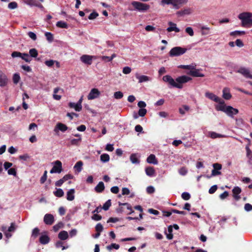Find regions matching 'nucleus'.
<instances>
[{"instance_id": "1", "label": "nucleus", "mask_w": 252, "mask_h": 252, "mask_svg": "<svg viewBox=\"0 0 252 252\" xmlns=\"http://www.w3.org/2000/svg\"><path fill=\"white\" fill-rule=\"evenodd\" d=\"M191 79V78L189 76L183 75L176 78V83L172 77L169 75H166L162 77L164 82H167L171 86L178 89H182L183 88L182 84L189 82Z\"/></svg>"}, {"instance_id": "2", "label": "nucleus", "mask_w": 252, "mask_h": 252, "mask_svg": "<svg viewBox=\"0 0 252 252\" xmlns=\"http://www.w3.org/2000/svg\"><path fill=\"white\" fill-rule=\"evenodd\" d=\"M216 109L217 111H221L225 113L228 116L232 118L239 112L237 109L234 108L231 106H226L225 104L217 105Z\"/></svg>"}, {"instance_id": "3", "label": "nucleus", "mask_w": 252, "mask_h": 252, "mask_svg": "<svg viewBox=\"0 0 252 252\" xmlns=\"http://www.w3.org/2000/svg\"><path fill=\"white\" fill-rule=\"evenodd\" d=\"M252 14L249 12H244L239 15L238 18L242 20V26L246 27L247 25L252 26Z\"/></svg>"}, {"instance_id": "4", "label": "nucleus", "mask_w": 252, "mask_h": 252, "mask_svg": "<svg viewBox=\"0 0 252 252\" xmlns=\"http://www.w3.org/2000/svg\"><path fill=\"white\" fill-rule=\"evenodd\" d=\"M187 49L179 46L172 48L169 53V55L171 57H178L183 55L186 52Z\"/></svg>"}, {"instance_id": "5", "label": "nucleus", "mask_w": 252, "mask_h": 252, "mask_svg": "<svg viewBox=\"0 0 252 252\" xmlns=\"http://www.w3.org/2000/svg\"><path fill=\"white\" fill-rule=\"evenodd\" d=\"M131 5L133 6L135 9L142 12L148 10L150 7L149 4L136 1H133L131 2Z\"/></svg>"}, {"instance_id": "6", "label": "nucleus", "mask_w": 252, "mask_h": 252, "mask_svg": "<svg viewBox=\"0 0 252 252\" xmlns=\"http://www.w3.org/2000/svg\"><path fill=\"white\" fill-rule=\"evenodd\" d=\"M205 95L208 98L216 102L219 103L220 105L224 104L223 100L221 99L212 93L207 92L205 93Z\"/></svg>"}, {"instance_id": "7", "label": "nucleus", "mask_w": 252, "mask_h": 252, "mask_svg": "<svg viewBox=\"0 0 252 252\" xmlns=\"http://www.w3.org/2000/svg\"><path fill=\"white\" fill-rule=\"evenodd\" d=\"M63 171L62 163L60 160H56L54 162V165L51 169L50 172L53 173H60Z\"/></svg>"}, {"instance_id": "8", "label": "nucleus", "mask_w": 252, "mask_h": 252, "mask_svg": "<svg viewBox=\"0 0 252 252\" xmlns=\"http://www.w3.org/2000/svg\"><path fill=\"white\" fill-rule=\"evenodd\" d=\"M236 72L240 73L246 78H250L252 79V74L251 73L250 70L244 67H240Z\"/></svg>"}, {"instance_id": "9", "label": "nucleus", "mask_w": 252, "mask_h": 252, "mask_svg": "<svg viewBox=\"0 0 252 252\" xmlns=\"http://www.w3.org/2000/svg\"><path fill=\"white\" fill-rule=\"evenodd\" d=\"M23 1L26 4L31 6H34L39 8H43V6L38 1V0H23ZM38 1L42 2L44 0H38Z\"/></svg>"}, {"instance_id": "10", "label": "nucleus", "mask_w": 252, "mask_h": 252, "mask_svg": "<svg viewBox=\"0 0 252 252\" xmlns=\"http://www.w3.org/2000/svg\"><path fill=\"white\" fill-rule=\"evenodd\" d=\"M100 94V92L97 89L93 88L92 89L89 94L88 95V99L89 100H92L97 98Z\"/></svg>"}, {"instance_id": "11", "label": "nucleus", "mask_w": 252, "mask_h": 252, "mask_svg": "<svg viewBox=\"0 0 252 252\" xmlns=\"http://www.w3.org/2000/svg\"><path fill=\"white\" fill-rule=\"evenodd\" d=\"M93 58L94 56H93L83 55L80 57V60L82 63L87 65H91L92 63Z\"/></svg>"}, {"instance_id": "12", "label": "nucleus", "mask_w": 252, "mask_h": 252, "mask_svg": "<svg viewBox=\"0 0 252 252\" xmlns=\"http://www.w3.org/2000/svg\"><path fill=\"white\" fill-rule=\"evenodd\" d=\"M233 197L236 201H238L241 199L240 194L242 192L241 189L239 187H235L232 190Z\"/></svg>"}, {"instance_id": "13", "label": "nucleus", "mask_w": 252, "mask_h": 252, "mask_svg": "<svg viewBox=\"0 0 252 252\" xmlns=\"http://www.w3.org/2000/svg\"><path fill=\"white\" fill-rule=\"evenodd\" d=\"M67 129L68 127L65 124L62 123H58L55 126L54 131L57 133L59 130L62 132H64L67 130Z\"/></svg>"}, {"instance_id": "14", "label": "nucleus", "mask_w": 252, "mask_h": 252, "mask_svg": "<svg viewBox=\"0 0 252 252\" xmlns=\"http://www.w3.org/2000/svg\"><path fill=\"white\" fill-rule=\"evenodd\" d=\"M44 222L47 225H52L54 222V217L50 214H46L44 217Z\"/></svg>"}, {"instance_id": "15", "label": "nucleus", "mask_w": 252, "mask_h": 252, "mask_svg": "<svg viewBox=\"0 0 252 252\" xmlns=\"http://www.w3.org/2000/svg\"><path fill=\"white\" fill-rule=\"evenodd\" d=\"M7 83V78L6 75L0 70V86L4 87Z\"/></svg>"}, {"instance_id": "16", "label": "nucleus", "mask_w": 252, "mask_h": 252, "mask_svg": "<svg viewBox=\"0 0 252 252\" xmlns=\"http://www.w3.org/2000/svg\"><path fill=\"white\" fill-rule=\"evenodd\" d=\"M222 97L226 100L230 99L232 95L230 93V90L228 88H224L222 90Z\"/></svg>"}, {"instance_id": "17", "label": "nucleus", "mask_w": 252, "mask_h": 252, "mask_svg": "<svg viewBox=\"0 0 252 252\" xmlns=\"http://www.w3.org/2000/svg\"><path fill=\"white\" fill-rule=\"evenodd\" d=\"M168 25L170 26V27L167 29V32H171L172 31H175L176 32H180V29L176 27V24L172 22H169L168 23Z\"/></svg>"}, {"instance_id": "18", "label": "nucleus", "mask_w": 252, "mask_h": 252, "mask_svg": "<svg viewBox=\"0 0 252 252\" xmlns=\"http://www.w3.org/2000/svg\"><path fill=\"white\" fill-rule=\"evenodd\" d=\"M189 74L193 76V77H203L204 76V75L200 72L199 69H194L192 70L189 71Z\"/></svg>"}, {"instance_id": "19", "label": "nucleus", "mask_w": 252, "mask_h": 252, "mask_svg": "<svg viewBox=\"0 0 252 252\" xmlns=\"http://www.w3.org/2000/svg\"><path fill=\"white\" fill-rule=\"evenodd\" d=\"M135 76L138 79L139 83L147 82L150 80V77L146 75H139L138 73H136Z\"/></svg>"}, {"instance_id": "20", "label": "nucleus", "mask_w": 252, "mask_h": 252, "mask_svg": "<svg viewBox=\"0 0 252 252\" xmlns=\"http://www.w3.org/2000/svg\"><path fill=\"white\" fill-rule=\"evenodd\" d=\"M105 189L104 184L102 182H99L98 184L95 187L94 189L96 192L101 193Z\"/></svg>"}, {"instance_id": "21", "label": "nucleus", "mask_w": 252, "mask_h": 252, "mask_svg": "<svg viewBox=\"0 0 252 252\" xmlns=\"http://www.w3.org/2000/svg\"><path fill=\"white\" fill-rule=\"evenodd\" d=\"M147 162L149 163L157 164L158 161L156 159L155 155L151 154L147 158Z\"/></svg>"}, {"instance_id": "22", "label": "nucleus", "mask_w": 252, "mask_h": 252, "mask_svg": "<svg viewBox=\"0 0 252 252\" xmlns=\"http://www.w3.org/2000/svg\"><path fill=\"white\" fill-rule=\"evenodd\" d=\"M75 189H69L66 194V199L68 201H72L74 199Z\"/></svg>"}, {"instance_id": "23", "label": "nucleus", "mask_w": 252, "mask_h": 252, "mask_svg": "<svg viewBox=\"0 0 252 252\" xmlns=\"http://www.w3.org/2000/svg\"><path fill=\"white\" fill-rule=\"evenodd\" d=\"M39 242L43 245L48 244L50 241V238L47 235H42L39 238Z\"/></svg>"}, {"instance_id": "24", "label": "nucleus", "mask_w": 252, "mask_h": 252, "mask_svg": "<svg viewBox=\"0 0 252 252\" xmlns=\"http://www.w3.org/2000/svg\"><path fill=\"white\" fill-rule=\"evenodd\" d=\"M58 237L61 240H66L68 237L67 232L64 230L61 231L58 234Z\"/></svg>"}, {"instance_id": "25", "label": "nucleus", "mask_w": 252, "mask_h": 252, "mask_svg": "<svg viewBox=\"0 0 252 252\" xmlns=\"http://www.w3.org/2000/svg\"><path fill=\"white\" fill-rule=\"evenodd\" d=\"M146 174L150 177L153 176L155 173V170L153 167H148L145 169Z\"/></svg>"}, {"instance_id": "26", "label": "nucleus", "mask_w": 252, "mask_h": 252, "mask_svg": "<svg viewBox=\"0 0 252 252\" xmlns=\"http://www.w3.org/2000/svg\"><path fill=\"white\" fill-rule=\"evenodd\" d=\"M83 163L82 161H78L76 162L75 165L74 166V168L76 169V171H77L78 172H80L81 171L82 169V166H83Z\"/></svg>"}, {"instance_id": "27", "label": "nucleus", "mask_w": 252, "mask_h": 252, "mask_svg": "<svg viewBox=\"0 0 252 252\" xmlns=\"http://www.w3.org/2000/svg\"><path fill=\"white\" fill-rule=\"evenodd\" d=\"M56 26L59 28L67 29L68 28V25L65 22L60 21L56 23Z\"/></svg>"}, {"instance_id": "28", "label": "nucleus", "mask_w": 252, "mask_h": 252, "mask_svg": "<svg viewBox=\"0 0 252 252\" xmlns=\"http://www.w3.org/2000/svg\"><path fill=\"white\" fill-rule=\"evenodd\" d=\"M176 0H161V3L163 4H172L176 8Z\"/></svg>"}, {"instance_id": "29", "label": "nucleus", "mask_w": 252, "mask_h": 252, "mask_svg": "<svg viewBox=\"0 0 252 252\" xmlns=\"http://www.w3.org/2000/svg\"><path fill=\"white\" fill-rule=\"evenodd\" d=\"M119 206H126L127 209L130 211V212L127 214L128 215L131 214L134 212L133 210L132 209L131 205L128 203H121V202H119Z\"/></svg>"}, {"instance_id": "30", "label": "nucleus", "mask_w": 252, "mask_h": 252, "mask_svg": "<svg viewBox=\"0 0 252 252\" xmlns=\"http://www.w3.org/2000/svg\"><path fill=\"white\" fill-rule=\"evenodd\" d=\"M54 194L58 197H61L63 196L64 192L61 189H57L56 191L54 192Z\"/></svg>"}, {"instance_id": "31", "label": "nucleus", "mask_w": 252, "mask_h": 252, "mask_svg": "<svg viewBox=\"0 0 252 252\" xmlns=\"http://www.w3.org/2000/svg\"><path fill=\"white\" fill-rule=\"evenodd\" d=\"M100 158V160L103 162H108L110 159V157L107 154H102Z\"/></svg>"}, {"instance_id": "32", "label": "nucleus", "mask_w": 252, "mask_h": 252, "mask_svg": "<svg viewBox=\"0 0 252 252\" xmlns=\"http://www.w3.org/2000/svg\"><path fill=\"white\" fill-rule=\"evenodd\" d=\"M130 159L132 163L136 164L139 163V160L137 158L136 155L135 154H132L130 155Z\"/></svg>"}, {"instance_id": "33", "label": "nucleus", "mask_w": 252, "mask_h": 252, "mask_svg": "<svg viewBox=\"0 0 252 252\" xmlns=\"http://www.w3.org/2000/svg\"><path fill=\"white\" fill-rule=\"evenodd\" d=\"M29 54L31 57L36 58L38 56V51L35 48H32L29 51Z\"/></svg>"}, {"instance_id": "34", "label": "nucleus", "mask_w": 252, "mask_h": 252, "mask_svg": "<svg viewBox=\"0 0 252 252\" xmlns=\"http://www.w3.org/2000/svg\"><path fill=\"white\" fill-rule=\"evenodd\" d=\"M82 140L81 137L78 139H72L70 140V143L72 145L78 146Z\"/></svg>"}, {"instance_id": "35", "label": "nucleus", "mask_w": 252, "mask_h": 252, "mask_svg": "<svg viewBox=\"0 0 252 252\" xmlns=\"http://www.w3.org/2000/svg\"><path fill=\"white\" fill-rule=\"evenodd\" d=\"M116 57V55L115 54H112V56L110 57L103 56L102 57V60L106 62H110Z\"/></svg>"}, {"instance_id": "36", "label": "nucleus", "mask_w": 252, "mask_h": 252, "mask_svg": "<svg viewBox=\"0 0 252 252\" xmlns=\"http://www.w3.org/2000/svg\"><path fill=\"white\" fill-rule=\"evenodd\" d=\"M59 90L60 88L58 87L55 88L54 90L53 98L57 100H59L61 98V95L56 94L58 93Z\"/></svg>"}, {"instance_id": "37", "label": "nucleus", "mask_w": 252, "mask_h": 252, "mask_svg": "<svg viewBox=\"0 0 252 252\" xmlns=\"http://www.w3.org/2000/svg\"><path fill=\"white\" fill-rule=\"evenodd\" d=\"M183 108H179V112L182 115H184L185 114V111H188L189 109V106L186 105H184L182 106Z\"/></svg>"}, {"instance_id": "38", "label": "nucleus", "mask_w": 252, "mask_h": 252, "mask_svg": "<svg viewBox=\"0 0 252 252\" xmlns=\"http://www.w3.org/2000/svg\"><path fill=\"white\" fill-rule=\"evenodd\" d=\"M120 248V246L118 244L115 243H112L111 245L107 246L106 248L108 250L111 251L112 249H115L116 250L119 249Z\"/></svg>"}, {"instance_id": "39", "label": "nucleus", "mask_w": 252, "mask_h": 252, "mask_svg": "<svg viewBox=\"0 0 252 252\" xmlns=\"http://www.w3.org/2000/svg\"><path fill=\"white\" fill-rule=\"evenodd\" d=\"M220 174H221V172H220L217 170H215L213 168V169L212 170L211 175L210 176L207 175L206 177L208 178H210L211 177H212L213 176H215L219 175Z\"/></svg>"}, {"instance_id": "40", "label": "nucleus", "mask_w": 252, "mask_h": 252, "mask_svg": "<svg viewBox=\"0 0 252 252\" xmlns=\"http://www.w3.org/2000/svg\"><path fill=\"white\" fill-rule=\"evenodd\" d=\"M45 35L46 37L47 40L49 42H51L53 41L54 38H53V35L52 33H51L50 32H46L45 33Z\"/></svg>"}, {"instance_id": "41", "label": "nucleus", "mask_w": 252, "mask_h": 252, "mask_svg": "<svg viewBox=\"0 0 252 252\" xmlns=\"http://www.w3.org/2000/svg\"><path fill=\"white\" fill-rule=\"evenodd\" d=\"M179 67L183 69H189L190 71L194 69V66L193 65H181Z\"/></svg>"}, {"instance_id": "42", "label": "nucleus", "mask_w": 252, "mask_h": 252, "mask_svg": "<svg viewBox=\"0 0 252 252\" xmlns=\"http://www.w3.org/2000/svg\"><path fill=\"white\" fill-rule=\"evenodd\" d=\"M111 200L109 199L103 204L102 209L105 211H107L109 209V208L111 206Z\"/></svg>"}, {"instance_id": "43", "label": "nucleus", "mask_w": 252, "mask_h": 252, "mask_svg": "<svg viewBox=\"0 0 252 252\" xmlns=\"http://www.w3.org/2000/svg\"><path fill=\"white\" fill-rule=\"evenodd\" d=\"M39 234V229L38 228H34L32 232V237L34 238H36Z\"/></svg>"}, {"instance_id": "44", "label": "nucleus", "mask_w": 252, "mask_h": 252, "mask_svg": "<svg viewBox=\"0 0 252 252\" xmlns=\"http://www.w3.org/2000/svg\"><path fill=\"white\" fill-rule=\"evenodd\" d=\"M245 33V31H236L230 32V35L231 36L241 35Z\"/></svg>"}, {"instance_id": "45", "label": "nucleus", "mask_w": 252, "mask_h": 252, "mask_svg": "<svg viewBox=\"0 0 252 252\" xmlns=\"http://www.w3.org/2000/svg\"><path fill=\"white\" fill-rule=\"evenodd\" d=\"M63 226V223L62 222H59L58 224L55 225L53 227V229L55 232L58 231Z\"/></svg>"}, {"instance_id": "46", "label": "nucleus", "mask_w": 252, "mask_h": 252, "mask_svg": "<svg viewBox=\"0 0 252 252\" xmlns=\"http://www.w3.org/2000/svg\"><path fill=\"white\" fill-rule=\"evenodd\" d=\"M182 198L185 200H188L190 198V195L187 192H184L181 195Z\"/></svg>"}, {"instance_id": "47", "label": "nucleus", "mask_w": 252, "mask_h": 252, "mask_svg": "<svg viewBox=\"0 0 252 252\" xmlns=\"http://www.w3.org/2000/svg\"><path fill=\"white\" fill-rule=\"evenodd\" d=\"M22 59L27 63H30L31 61V59L27 53H23Z\"/></svg>"}, {"instance_id": "48", "label": "nucleus", "mask_w": 252, "mask_h": 252, "mask_svg": "<svg viewBox=\"0 0 252 252\" xmlns=\"http://www.w3.org/2000/svg\"><path fill=\"white\" fill-rule=\"evenodd\" d=\"M124 95L122 92L120 91L116 92L114 93V96L116 99H121L123 97Z\"/></svg>"}, {"instance_id": "49", "label": "nucleus", "mask_w": 252, "mask_h": 252, "mask_svg": "<svg viewBox=\"0 0 252 252\" xmlns=\"http://www.w3.org/2000/svg\"><path fill=\"white\" fill-rule=\"evenodd\" d=\"M20 77L19 74L15 73L13 76V81L14 84H17L20 81Z\"/></svg>"}, {"instance_id": "50", "label": "nucleus", "mask_w": 252, "mask_h": 252, "mask_svg": "<svg viewBox=\"0 0 252 252\" xmlns=\"http://www.w3.org/2000/svg\"><path fill=\"white\" fill-rule=\"evenodd\" d=\"M47 171L45 170L43 173V175L42 176V177L40 178V182L41 184H43L45 183V182L46 181L47 178Z\"/></svg>"}, {"instance_id": "51", "label": "nucleus", "mask_w": 252, "mask_h": 252, "mask_svg": "<svg viewBox=\"0 0 252 252\" xmlns=\"http://www.w3.org/2000/svg\"><path fill=\"white\" fill-rule=\"evenodd\" d=\"M18 7L17 3L15 1L10 2L8 5V8L10 9H15Z\"/></svg>"}, {"instance_id": "52", "label": "nucleus", "mask_w": 252, "mask_h": 252, "mask_svg": "<svg viewBox=\"0 0 252 252\" xmlns=\"http://www.w3.org/2000/svg\"><path fill=\"white\" fill-rule=\"evenodd\" d=\"M95 229L96 232L100 233L101 231H103V227L100 223H99L96 225Z\"/></svg>"}, {"instance_id": "53", "label": "nucleus", "mask_w": 252, "mask_h": 252, "mask_svg": "<svg viewBox=\"0 0 252 252\" xmlns=\"http://www.w3.org/2000/svg\"><path fill=\"white\" fill-rule=\"evenodd\" d=\"M187 172L188 170L185 167H181L179 170V173H180V174L183 176L186 175Z\"/></svg>"}, {"instance_id": "54", "label": "nucleus", "mask_w": 252, "mask_h": 252, "mask_svg": "<svg viewBox=\"0 0 252 252\" xmlns=\"http://www.w3.org/2000/svg\"><path fill=\"white\" fill-rule=\"evenodd\" d=\"M22 54L23 53H21L18 51H14L12 53L11 56L13 58L20 57L22 58Z\"/></svg>"}, {"instance_id": "55", "label": "nucleus", "mask_w": 252, "mask_h": 252, "mask_svg": "<svg viewBox=\"0 0 252 252\" xmlns=\"http://www.w3.org/2000/svg\"><path fill=\"white\" fill-rule=\"evenodd\" d=\"M98 16V14L96 12H93L90 14L88 18L90 20H94Z\"/></svg>"}, {"instance_id": "56", "label": "nucleus", "mask_w": 252, "mask_h": 252, "mask_svg": "<svg viewBox=\"0 0 252 252\" xmlns=\"http://www.w3.org/2000/svg\"><path fill=\"white\" fill-rule=\"evenodd\" d=\"M147 113V110L145 108L140 109L138 111V115L141 117H144Z\"/></svg>"}, {"instance_id": "57", "label": "nucleus", "mask_w": 252, "mask_h": 252, "mask_svg": "<svg viewBox=\"0 0 252 252\" xmlns=\"http://www.w3.org/2000/svg\"><path fill=\"white\" fill-rule=\"evenodd\" d=\"M210 30V28L206 27H202L201 28L202 30V35H206L209 34V30Z\"/></svg>"}, {"instance_id": "58", "label": "nucleus", "mask_w": 252, "mask_h": 252, "mask_svg": "<svg viewBox=\"0 0 252 252\" xmlns=\"http://www.w3.org/2000/svg\"><path fill=\"white\" fill-rule=\"evenodd\" d=\"M73 178V176L71 175V174H66L65 175H64L63 178H62V180H63V182H65L68 180H70V179H72Z\"/></svg>"}, {"instance_id": "59", "label": "nucleus", "mask_w": 252, "mask_h": 252, "mask_svg": "<svg viewBox=\"0 0 252 252\" xmlns=\"http://www.w3.org/2000/svg\"><path fill=\"white\" fill-rule=\"evenodd\" d=\"M186 32L188 33L190 36H193L194 34L193 31L191 27H187L186 30Z\"/></svg>"}, {"instance_id": "60", "label": "nucleus", "mask_w": 252, "mask_h": 252, "mask_svg": "<svg viewBox=\"0 0 252 252\" xmlns=\"http://www.w3.org/2000/svg\"><path fill=\"white\" fill-rule=\"evenodd\" d=\"M56 246L57 248H59L60 247L62 248V250H64L66 249V248L63 246V243L61 241H58L56 243Z\"/></svg>"}, {"instance_id": "61", "label": "nucleus", "mask_w": 252, "mask_h": 252, "mask_svg": "<svg viewBox=\"0 0 252 252\" xmlns=\"http://www.w3.org/2000/svg\"><path fill=\"white\" fill-rule=\"evenodd\" d=\"M218 189V186L217 185H214L212 186L209 190V192L210 194H213L216 192Z\"/></svg>"}, {"instance_id": "62", "label": "nucleus", "mask_w": 252, "mask_h": 252, "mask_svg": "<svg viewBox=\"0 0 252 252\" xmlns=\"http://www.w3.org/2000/svg\"><path fill=\"white\" fill-rule=\"evenodd\" d=\"M16 229V225L15 222H12L10 224V226L9 227L8 229V232H13Z\"/></svg>"}, {"instance_id": "63", "label": "nucleus", "mask_w": 252, "mask_h": 252, "mask_svg": "<svg viewBox=\"0 0 252 252\" xmlns=\"http://www.w3.org/2000/svg\"><path fill=\"white\" fill-rule=\"evenodd\" d=\"M28 34L29 36L33 40H35L37 38L36 35L32 32H29Z\"/></svg>"}, {"instance_id": "64", "label": "nucleus", "mask_w": 252, "mask_h": 252, "mask_svg": "<svg viewBox=\"0 0 252 252\" xmlns=\"http://www.w3.org/2000/svg\"><path fill=\"white\" fill-rule=\"evenodd\" d=\"M131 71L130 67L128 66H126L123 68V72L125 74H129Z\"/></svg>"}]
</instances>
